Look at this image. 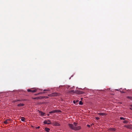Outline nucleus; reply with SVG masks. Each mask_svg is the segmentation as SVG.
Listing matches in <instances>:
<instances>
[{"label":"nucleus","mask_w":132,"mask_h":132,"mask_svg":"<svg viewBox=\"0 0 132 132\" xmlns=\"http://www.w3.org/2000/svg\"><path fill=\"white\" fill-rule=\"evenodd\" d=\"M78 124L76 122H74L73 124H68V126L71 129L75 130H77L80 129H81V127L80 126H78Z\"/></svg>","instance_id":"nucleus-1"},{"label":"nucleus","mask_w":132,"mask_h":132,"mask_svg":"<svg viewBox=\"0 0 132 132\" xmlns=\"http://www.w3.org/2000/svg\"><path fill=\"white\" fill-rule=\"evenodd\" d=\"M32 89L31 88V89H28L27 91L28 92H31L32 93H35L37 91V90L36 89H35L34 90H32Z\"/></svg>","instance_id":"nucleus-2"},{"label":"nucleus","mask_w":132,"mask_h":132,"mask_svg":"<svg viewBox=\"0 0 132 132\" xmlns=\"http://www.w3.org/2000/svg\"><path fill=\"white\" fill-rule=\"evenodd\" d=\"M53 125L56 126H60V124L58 122L55 121H53Z\"/></svg>","instance_id":"nucleus-3"},{"label":"nucleus","mask_w":132,"mask_h":132,"mask_svg":"<svg viewBox=\"0 0 132 132\" xmlns=\"http://www.w3.org/2000/svg\"><path fill=\"white\" fill-rule=\"evenodd\" d=\"M10 120H11L10 119H7L4 121L3 123L5 124H7L9 123V121H10Z\"/></svg>","instance_id":"nucleus-4"},{"label":"nucleus","mask_w":132,"mask_h":132,"mask_svg":"<svg viewBox=\"0 0 132 132\" xmlns=\"http://www.w3.org/2000/svg\"><path fill=\"white\" fill-rule=\"evenodd\" d=\"M60 95V94L56 92H54L53 93H52V95L53 96H55L57 95Z\"/></svg>","instance_id":"nucleus-5"},{"label":"nucleus","mask_w":132,"mask_h":132,"mask_svg":"<svg viewBox=\"0 0 132 132\" xmlns=\"http://www.w3.org/2000/svg\"><path fill=\"white\" fill-rule=\"evenodd\" d=\"M98 114L101 116H105L106 115V114L104 113H98Z\"/></svg>","instance_id":"nucleus-6"},{"label":"nucleus","mask_w":132,"mask_h":132,"mask_svg":"<svg viewBox=\"0 0 132 132\" xmlns=\"http://www.w3.org/2000/svg\"><path fill=\"white\" fill-rule=\"evenodd\" d=\"M43 123H44L47 124L48 125H49L51 123V122H47V120H45Z\"/></svg>","instance_id":"nucleus-7"},{"label":"nucleus","mask_w":132,"mask_h":132,"mask_svg":"<svg viewBox=\"0 0 132 132\" xmlns=\"http://www.w3.org/2000/svg\"><path fill=\"white\" fill-rule=\"evenodd\" d=\"M76 93H78L79 94H82L83 93V92L82 91H78L77 90L76 92Z\"/></svg>","instance_id":"nucleus-8"},{"label":"nucleus","mask_w":132,"mask_h":132,"mask_svg":"<svg viewBox=\"0 0 132 132\" xmlns=\"http://www.w3.org/2000/svg\"><path fill=\"white\" fill-rule=\"evenodd\" d=\"M45 130L47 132H48L50 131V129L49 128H45Z\"/></svg>","instance_id":"nucleus-9"},{"label":"nucleus","mask_w":132,"mask_h":132,"mask_svg":"<svg viewBox=\"0 0 132 132\" xmlns=\"http://www.w3.org/2000/svg\"><path fill=\"white\" fill-rule=\"evenodd\" d=\"M40 115L42 116H45V113L42 112H39Z\"/></svg>","instance_id":"nucleus-10"},{"label":"nucleus","mask_w":132,"mask_h":132,"mask_svg":"<svg viewBox=\"0 0 132 132\" xmlns=\"http://www.w3.org/2000/svg\"><path fill=\"white\" fill-rule=\"evenodd\" d=\"M24 105V104L23 103H20L17 106H22Z\"/></svg>","instance_id":"nucleus-11"},{"label":"nucleus","mask_w":132,"mask_h":132,"mask_svg":"<svg viewBox=\"0 0 132 132\" xmlns=\"http://www.w3.org/2000/svg\"><path fill=\"white\" fill-rule=\"evenodd\" d=\"M55 113L56 112H61V111L60 110H55Z\"/></svg>","instance_id":"nucleus-12"},{"label":"nucleus","mask_w":132,"mask_h":132,"mask_svg":"<svg viewBox=\"0 0 132 132\" xmlns=\"http://www.w3.org/2000/svg\"><path fill=\"white\" fill-rule=\"evenodd\" d=\"M125 126L127 128L129 129H131L132 128L130 126Z\"/></svg>","instance_id":"nucleus-13"},{"label":"nucleus","mask_w":132,"mask_h":132,"mask_svg":"<svg viewBox=\"0 0 132 132\" xmlns=\"http://www.w3.org/2000/svg\"><path fill=\"white\" fill-rule=\"evenodd\" d=\"M21 120L23 122H25V118L23 117H21Z\"/></svg>","instance_id":"nucleus-14"},{"label":"nucleus","mask_w":132,"mask_h":132,"mask_svg":"<svg viewBox=\"0 0 132 132\" xmlns=\"http://www.w3.org/2000/svg\"><path fill=\"white\" fill-rule=\"evenodd\" d=\"M78 100H76V101L75 100H74L73 101V102L74 104H76V103H77L78 102Z\"/></svg>","instance_id":"nucleus-15"},{"label":"nucleus","mask_w":132,"mask_h":132,"mask_svg":"<svg viewBox=\"0 0 132 132\" xmlns=\"http://www.w3.org/2000/svg\"><path fill=\"white\" fill-rule=\"evenodd\" d=\"M55 110L51 111L49 112V113L50 114H51L52 113H55Z\"/></svg>","instance_id":"nucleus-16"},{"label":"nucleus","mask_w":132,"mask_h":132,"mask_svg":"<svg viewBox=\"0 0 132 132\" xmlns=\"http://www.w3.org/2000/svg\"><path fill=\"white\" fill-rule=\"evenodd\" d=\"M34 99H36V100H38L39 99H40V97H35L33 98Z\"/></svg>","instance_id":"nucleus-17"},{"label":"nucleus","mask_w":132,"mask_h":132,"mask_svg":"<svg viewBox=\"0 0 132 132\" xmlns=\"http://www.w3.org/2000/svg\"><path fill=\"white\" fill-rule=\"evenodd\" d=\"M120 119L121 120H125V119H126V118H124L123 117H120Z\"/></svg>","instance_id":"nucleus-18"},{"label":"nucleus","mask_w":132,"mask_h":132,"mask_svg":"<svg viewBox=\"0 0 132 132\" xmlns=\"http://www.w3.org/2000/svg\"><path fill=\"white\" fill-rule=\"evenodd\" d=\"M79 105H82L83 104V103L81 101H80L79 102Z\"/></svg>","instance_id":"nucleus-19"},{"label":"nucleus","mask_w":132,"mask_h":132,"mask_svg":"<svg viewBox=\"0 0 132 132\" xmlns=\"http://www.w3.org/2000/svg\"><path fill=\"white\" fill-rule=\"evenodd\" d=\"M128 122V121H127L125 120L123 122L124 123H127Z\"/></svg>","instance_id":"nucleus-20"},{"label":"nucleus","mask_w":132,"mask_h":132,"mask_svg":"<svg viewBox=\"0 0 132 132\" xmlns=\"http://www.w3.org/2000/svg\"><path fill=\"white\" fill-rule=\"evenodd\" d=\"M74 90H71V91H70L69 92V93H71V92H72V93H75V92H74Z\"/></svg>","instance_id":"nucleus-21"},{"label":"nucleus","mask_w":132,"mask_h":132,"mask_svg":"<svg viewBox=\"0 0 132 132\" xmlns=\"http://www.w3.org/2000/svg\"><path fill=\"white\" fill-rule=\"evenodd\" d=\"M45 93V92H40V93H38V94L39 95V94H42L43 93Z\"/></svg>","instance_id":"nucleus-22"},{"label":"nucleus","mask_w":132,"mask_h":132,"mask_svg":"<svg viewBox=\"0 0 132 132\" xmlns=\"http://www.w3.org/2000/svg\"><path fill=\"white\" fill-rule=\"evenodd\" d=\"M48 96H52V94H49L48 95Z\"/></svg>","instance_id":"nucleus-23"},{"label":"nucleus","mask_w":132,"mask_h":132,"mask_svg":"<svg viewBox=\"0 0 132 132\" xmlns=\"http://www.w3.org/2000/svg\"><path fill=\"white\" fill-rule=\"evenodd\" d=\"M95 118L96 120H98L100 119L98 117H96Z\"/></svg>","instance_id":"nucleus-24"},{"label":"nucleus","mask_w":132,"mask_h":132,"mask_svg":"<svg viewBox=\"0 0 132 132\" xmlns=\"http://www.w3.org/2000/svg\"><path fill=\"white\" fill-rule=\"evenodd\" d=\"M49 89H44L43 91H49Z\"/></svg>","instance_id":"nucleus-25"},{"label":"nucleus","mask_w":132,"mask_h":132,"mask_svg":"<svg viewBox=\"0 0 132 132\" xmlns=\"http://www.w3.org/2000/svg\"><path fill=\"white\" fill-rule=\"evenodd\" d=\"M112 130L113 131H115V129L114 128H113L112 129Z\"/></svg>","instance_id":"nucleus-26"},{"label":"nucleus","mask_w":132,"mask_h":132,"mask_svg":"<svg viewBox=\"0 0 132 132\" xmlns=\"http://www.w3.org/2000/svg\"><path fill=\"white\" fill-rule=\"evenodd\" d=\"M87 126L88 127H90V125H87Z\"/></svg>","instance_id":"nucleus-27"},{"label":"nucleus","mask_w":132,"mask_h":132,"mask_svg":"<svg viewBox=\"0 0 132 132\" xmlns=\"http://www.w3.org/2000/svg\"><path fill=\"white\" fill-rule=\"evenodd\" d=\"M40 127L39 126H38L37 127H36V129H39Z\"/></svg>","instance_id":"nucleus-28"},{"label":"nucleus","mask_w":132,"mask_h":132,"mask_svg":"<svg viewBox=\"0 0 132 132\" xmlns=\"http://www.w3.org/2000/svg\"><path fill=\"white\" fill-rule=\"evenodd\" d=\"M47 122H51V120H48L47 121Z\"/></svg>","instance_id":"nucleus-29"},{"label":"nucleus","mask_w":132,"mask_h":132,"mask_svg":"<svg viewBox=\"0 0 132 132\" xmlns=\"http://www.w3.org/2000/svg\"><path fill=\"white\" fill-rule=\"evenodd\" d=\"M38 95V94H36V95Z\"/></svg>","instance_id":"nucleus-30"},{"label":"nucleus","mask_w":132,"mask_h":132,"mask_svg":"<svg viewBox=\"0 0 132 132\" xmlns=\"http://www.w3.org/2000/svg\"><path fill=\"white\" fill-rule=\"evenodd\" d=\"M131 108H132V105H131Z\"/></svg>","instance_id":"nucleus-31"}]
</instances>
